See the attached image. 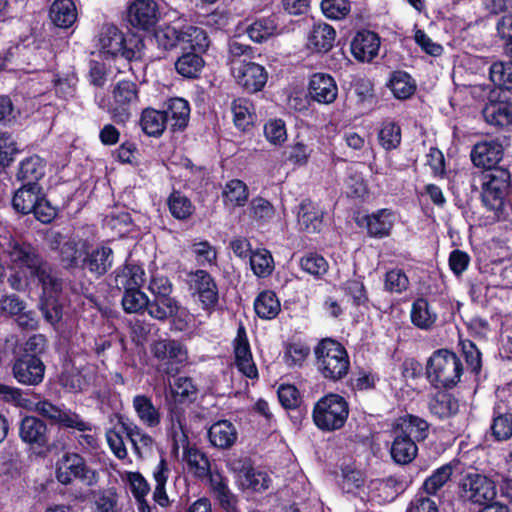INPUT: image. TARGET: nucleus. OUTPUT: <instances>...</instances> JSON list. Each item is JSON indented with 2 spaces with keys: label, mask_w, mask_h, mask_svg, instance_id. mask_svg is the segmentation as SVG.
I'll list each match as a JSON object with an SVG mask.
<instances>
[{
  "label": "nucleus",
  "mask_w": 512,
  "mask_h": 512,
  "mask_svg": "<svg viewBox=\"0 0 512 512\" xmlns=\"http://www.w3.org/2000/svg\"><path fill=\"white\" fill-rule=\"evenodd\" d=\"M298 225L300 230L308 233L319 232L323 225V211L316 204L304 200L298 211Z\"/></svg>",
  "instance_id": "b1692460"
},
{
  "label": "nucleus",
  "mask_w": 512,
  "mask_h": 512,
  "mask_svg": "<svg viewBox=\"0 0 512 512\" xmlns=\"http://www.w3.org/2000/svg\"><path fill=\"white\" fill-rule=\"evenodd\" d=\"M168 124L173 131L183 130L189 121L190 107L188 101L183 98H173L169 100L167 111Z\"/></svg>",
  "instance_id": "72a5a7b5"
},
{
  "label": "nucleus",
  "mask_w": 512,
  "mask_h": 512,
  "mask_svg": "<svg viewBox=\"0 0 512 512\" xmlns=\"http://www.w3.org/2000/svg\"><path fill=\"white\" fill-rule=\"evenodd\" d=\"M390 89L396 98L406 99L413 94L415 84L406 72L397 71L390 79Z\"/></svg>",
  "instance_id": "4d7b16f0"
},
{
  "label": "nucleus",
  "mask_w": 512,
  "mask_h": 512,
  "mask_svg": "<svg viewBox=\"0 0 512 512\" xmlns=\"http://www.w3.org/2000/svg\"><path fill=\"white\" fill-rule=\"evenodd\" d=\"M410 320L416 328L429 331L436 325L438 314L426 298L418 297L411 304Z\"/></svg>",
  "instance_id": "412c9836"
},
{
  "label": "nucleus",
  "mask_w": 512,
  "mask_h": 512,
  "mask_svg": "<svg viewBox=\"0 0 512 512\" xmlns=\"http://www.w3.org/2000/svg\"><path fill=\"white\" fill-rule=\"evenodd\" d=\"M123 290L122 306L127 313H139L147 309L149 298L140 288Z\"/></svg>",
  "instance_id": "6e6d98bb"
},
{
  "label": "nucleus",
  "mask_w": 512,
  "mask_h": 512,
  "mask_svg": "<svg viewBox=\"0 0 512 512\" xmlns=\"http://www.w3.org/2000/svg\"><path fill=\"white\" fill-rule=\"evenodd\" d=\"M229 467L235 474L238 487L242 490L262 492L270 486L271 479L268 474L254 469L247 461L235 460Z\"/></svg>",
  "instance_id": "f8f14e48"
},
{
  "label": "nucleus",
  "mask_w": 512,
  "mask_h": 512,
  "mask_svg": "<svg viewBox=\"0 0 512 512\" xmlns=\"http://www.w3.org/2000/svg\"><path fill=\"white\" fill-rule=\"evenodd\" d=\"M348 415V403L337 394H328L320 398L312 412L315 425L323 431H334L342 428Z\"/></svg>",
  "instance_id": "39448f33"
},
{
  "label": "nucleus",
  "mask_w": 512,
  "mask_h": 512,
  "mask_svg": "<svg viewBox=\"0 0 512 512\" xmlns=\"http://www.w3.org/2000/svg\"><path fill=\"white\" fill-rule=\"evenodd\" d=\"M129 24L139 30L148 31L160 20V10L154 0H135L128 8Z\"/></svg>",
  "instance_id": "2eb2a0df"
},
{
  "label": "nucleus",
  "mask_w": 512,
  "mask_h": 512,
  "mask_svg": "<svg viewBox=\"0 0 512 512\" xmlns=\"http://www.w3.org/2000/svg\"><path fill=\"white\" fill-rule=\"evenodd\" d=\"M311 98L320 104L333 103L338 95V87L334 78L326 73H315L309 82Z\"/></svg>",
  "instance_id": "aec40b11"
},
{
  "label": "nucleus",
  "mask_w": 512,
  "mask_h": 512,
  "mask_svg": "<svg viewBox=\"0 0 512 512\" xmlns=\"http://www.w3.org/2000/svg\"><path fill=\"white\" fill-rule=\"evenodd\" d=\"M264 134L268 142L273 145H281L287 140L285 122L281 119H270L264 125Z\"/></svg>",
  "instance_id": "774afa93"
},
{
  "label": "nucleus",
  "mask_w": 512,
  "mask_h": 512,
  "mask_svg": "<svg viewBox=\"0 0 512 512\" xmlns=\"http://www.w3.org/2000/svg\"><path fill=\"white\" fill-rule=\"evenodd\" d=\"M430 412L440 419L448 418L458 412V401L445 391H438L429 400Z\"/></svg>",
  "instance_id": "f704fd0d"
},
{
  "label": "nucleus",
  "mask_w": 512,
  "mask_h": 512,
  "mask_svg": "<svg viewBox=\"0 0 512 512\" xmlns=\"http://www.w3.org/2000/svg\"><path fill=\"white\" fill-rule=\"evenodd\" d=\"M50 19L60 28H68L77 19V10L72 0H55L50 7Z\"/></svg>",
  "instance_id": "2f4dec72"
},
{
  "label": "nucleus",
  "mask_w": 512,
  "mask_h": 512,
  "mask_svg": "<svg viewBox=\"0 0 512 512\" xmlns=\"http://www.w3.org/2000/svg\"><path fill=\"white\" fill-rule=\"evenodd\" d=\"M45 175V163L37 155H32L20 162L17 179L26 181L27 185L36 184Z\"/></svg>",
  "instance_id": "c9c22d12"
},
{
  "label": "nucleus",
  "mask_w": 512,
  "mask_h": 512,
  "mask_svg": "<svg viewBox=\"0 0 512 512\" xmlns=\"http://www.w3.org/2000/svg\"><path fill=\"white\" fill-rule=\"evenodd\" d=\"M233 121L237 128L242 131L250 129L255 120L256 114L252 102L245 98H238L232 103Z\"/></svg>",
  "instance_id": "4c0bfd02"
},
{
  "label": "nucleus",
  "mask_w": 512,
  "mask_h": 512,
  "mask_svg": "<svg viewBox=\"0 0 512 512\" xmlns=\"http://www.w3.org/2000/svg\"><path fill=\"white\" fill-rule=\"evenodd\" d=\"M89 248L90 245L87 240H69L65 242L60 249L61 260L66 266L75 267L78 264L79 258L85 254Z\"/></svg>",
  "instance_id": "09e8293b"
},
{
  "label": "nucleus",
  "mask_w": 512,
  "mask_h": 512,
  "mask_svg": "<svg viewBox=\"0 0 512 512\" xmlns=\"http://www.w3.org/2000/svg\"><path fill=\"white\" fill-rule=\"evenodd\" d=\"M99 41L101 51L105 54L121 55L128 60L141 57L142 40L135 36L125 40L123 33L115 26L104 27Z\"/></svg>",
  "instance_id": "6e6552de"
},
{
  "label": "nucleus",
  "mask_w": 512,
  "mask_h": 512,
  "mask_svg": "<svg viewBox=\"0 0 512 512\" xmlns=\"http://www.w3.org/2000/svg\"><path fill=\"white\" fill-rule=\"evenodd\" d=\"M104 226L115 232L116 235L123 236L130 232L133 222L127 211L117 209L105 217Z\"/></svg>",
  "instance_id": "864d4df0"
},
{
  "label": "nucleus",
  "mask_w": 512,
  "mask_h": 512,
  "mask_svg": "<svg viewBox=\"0 0 512 512\" xmlns=\"http://www.w3.org/2000/svg\"><path fill=\"white\" fill-rule=\"evenodd\" d=\"M250 266L257 277L264 278L273 272L274 260L268 250L257 249L250 255Z\"/></svg>",
  "instance_id": "603ef678"
},
{
  "label": "nucleus",
  "mask_w": 512,
  "mask_h": 512,
  "mask_svg": "<svg viewBox=\"0 0 512 512\" xmlns=\"http://www.w3.org/2000/svg\"><path fill=\"white\" fill-rule=\"evenodd\" d=\"M121 426L139 457H144L152 451L154 441L142 428L132 422L121 423Z\"/></svg>",
  "instance_id": "7c9ffc66"
},
{
  "label": "nucleus",
  "mask_w": 512,
  "mask_h": 512,
  "mask_svg": "<svg viewBox=\"0 0 512 512\" xmlns=\"http://www.w3.org/2000/svg\"><path fill=\"white\" fill-rule=\"evenodd\" d=\"M148 314L158 320H164L177 313V301L170 296L155 297L153 302L148 301Z\"/></svg>",
  "instance_id": "3c124183"
},
{
  "label": "nucleus",
  "mask_w": 512,
  "mask_h": 512,
  "mask_svg": "<svg viewBox=\"0 0 512 512\" xmlns=\"http://www.w3.org/2000/svg\"><path fill=\"white\" fill-rule=\"evenodd\" d=\"M121 478L128 485L135 499L145 498L150 491L148 482L139 472H125Z\"/></svg>",
  "instance_id": "0e129e2a"
},
{
  "label": "nucleus",
  "mask_w": 512,
  "mask_h": 512,
  "mask_svg": "<svg viewBox=\"0 0 512 512\" xmlns=\"http://www.w3.org/2000/svg\"><path fill=\"white\" fill-rule=\"evenodd\" d=\"M145 282V271L142 266L128 263L117 271L115 283L119 289L141 288Z\"/></svg>",
  "instance_id": "58836bf2"
},
{
  "label": "nucleus",
  "mask_w": 512,
  "mask_h": 512,
  "mask_svg": "<svg viewBox=\"0 0 512 512\" xmlns=\"http://www.w3.org/2000/svg\"><path fill=\"white\" fill-rule=\"evenodd\" d=\"M473 164L493 170L503 157V147L497 140H485L474 145L470 153Z\"/></svg>",
  "instance_id": "f3484780"
},
{
  "label": "nucleus",
  "mask_w": 512,
  "mask_h": 512,
  "mask_svg": "<svg viewBox=\"0 0 512 512\" xmlns=\"http://www.w3.org/2000/svg\"><path fill=\"white\" fill-rule=\"evenodd\" d=\"M235 364L238 370L248 378L258 377V370L254 363L249 341L243 326H240L234 340Z\"/></svg>",
  "instance_id": "a211bd4d"
},
{
  "label": "nucleus",
  "mask_w": 512,
  "mask_h": 512,
  "mask_svg": "<svg viewBox=\"0 0 512 512\" xmlns=\"http://www.w3.org/2000/svg\"><path fill=\"white\" fill-rule=\"evenodd\" d=\"M248 195L246 184L238 179L228 181L222 191L224 204L232 208L244 206Z\"/></svg>",
  "instance_id": "37998d69"
},
{
  "label": "nucleus",
  "mask_w": 512,
  "mask_h": 512,
  "mask_svg": "<svg viewBox=\"0 0 512 512\" xmlns=\"http://www.w3.org/2000/svg\"><path fill=\"white\" fill-rule=\"evenodd\" d=\"M167 431L173 439L175 449L185 446L187 443L186 418L181 408L177 406L170 408Z\"/></svg>",
  "instance_id": "473e14b6"
},
{
  "label": "nucleus",
  "mask_w": 512,
  "mask_h": 512,
  "mask_svg": "<svg viewBox=\"0 0 512 512\" xmlns=\"http://www.w3.org/2000/svg\"><path fill=\"white\" fill-rule=\"evenodd\" d=\"M303 271L315 277H320L328 271V263L324 257L316 253H309L300 259Z\"/></svg>",
  "instance_id": "69168bd1"
},
{
  "label": "nucleus",
  "mask_w": 512,
  "mask_h": 512,
  "mask_svg": "<svg viewBox=\"0 0 512 512\" xmlns=\"http://www.w3.org/2000/svg\"><path fill=\"white\" fill-rule=\"evenodd\" d=\"M402 435H408L416 441L424 440L428 435V423L419 417L408 415L401 419L399 424Z\"/></svg>",
  "instance_id": "de8ad7c7"
},
{
  "label": "nucleus",
  "mask_w": 512,
  "mask_h": 512,
  "mask_svg": "<svg viewBox=\"0 0 512 512\" xmlns=\"http://www.w3.org/2000/svg\"><path fill=\"white\" fill-rule=\"evenodd\" d=\"M497 495L495 482L486 475L471 472L459 481V497L464 502L484 505L494 500Z\"/></svg>",
  "instance_id": "0eeeda50"
},
{
  "label": "nucleus",
  "mask_w": 512,
  "mask_h": 512,
  "mask_svg": "<svg viewBox=\"0 0 512 512\" xmlns=\"http://www.w3.org/2000/svg\"><path fill=\"white\" fill-rule=\"evenodd\" d=\"M254 310L260 318L270 320L279 314L281 304L275 292L266 290L256 297Z\"/></svg>",
  "instance_id": "79ce46f5"
},
{
  "label": "nucleus",
  "mask_w": 512,
  "mask_h": 512,
  "mask_svg": "<svg viewBox=\"0 0 512 512\" xmlns=\"http://www.w3.org/2000/svg\"><path fill=\"white\" fill-rule=\"evenodd\" d=\"M380 44V37L375 32L362 30L352 39L350 50L356 60L371 62L378 55Z\"/></svg>",
  "instance_id": "dca6fc26"
},
{
  "label": "nucleus",
  "mask_w": 512,
  "mask_h": 512,
  "mask_svg": "<svg viewBox=\"0 0 512 512\" xmlns=\"http://www.w3.org/2000/svg\"><path fill=\"white\" fill-rule=\"evenodd\" d=\"M394 213L389 209H380L366 217V226L370 236L383 238L390 234L394 225Z\"/></svg>",
  "instance_id": "c85d7f7f"
},
{
  "label": "nucleus",
  "mask_w": 512,
  "mask_h": 512,
  "mask_svg": "<svg viewBox=\"0 0 512 512\" xmlns=\"http://www.w3.org/2000/svg\"><path fill=\"white\" fill-rule=\"evenodd\" d=\"M209 44V37L203 28L194 25H184L180 28V46L183 49L204 52Z\"/></svg>",
  "instance_id": "c756f323"
},
{
  "label": "nucleus",
  "mask_w": 512,
  "mask_h": 512,
  "mask_svg": "<svg viewBox=\"0 0 512 512\" xmlns=\"http://www.w3.org/2000/svg\"><path fill=\"white\" fill-rule=\"evenodd\" d=\"M153 356L158 359L164 366L167 374L178 372L179 366L188 359L187 350L176 340H159L152 347Z\"/></svg>",
  "instance_id": "ddd939ff"
},
{
  "label": "nucleus",
  "mask_w": 512,
  "mask_h": 512,
  "mask_svg": "<svg viewBox=\"0 0 512 512\" xmlns=\"http://www.w3.org/2000/svg\"><path fill=\"white\" fill-rule=\"evenodd\" d=\"M184 459L190 473L199 479L207 478L211 467L207 456L196 448H187L184 453Z\"/></svg>",
  "instance_id": "c03bdc74"
},
{
  "label": "nucleus",
  "mask_w": 512,
  "mask_h": 512,
  "mask_svg": "<svg viewBox=\"0 0 512 512\" xmlns=\"http://www.w3.org/2000/svg\"><path fill=\"white\" fill-rule=\"evenodd\" d=\"M139 90L135 82L130 80L118 81L111 91L107 111L117 123L126 122L138 109Z\"/></svg>",
  "instance_id": "423d86ee"
},
{
  "label": "nucleus",
  "mask_w": 512,
  "mask_h": 512,
  "mask_svg": "<svg viewBox=\"0 0 512 512\" xmlns=\"http://www.w3.org/2000/svg\"><path fill=\"white\" fill-rule=\"evenodd\" d=\"M378 139L384 149H395L401 142V129L393 122H385L378 133Z\"/></svg>",
  "instance_id": "680f3d73"
},
{
  "label": "nucleus",
  "mask_w": 512,
  "mask_h": 512,
  "mask_svg": "<svg viewBox=\"0 0 512 512\" xmlns=\"http://www.w3.org/2000/svg\"><path fill=\"white\" fill-rule=\"evenodd\" d=\"M35 411L45 418L68 428L78 431L91 430V424L80 418L79 415L64 407L56 406L44 400L35 404Z\"/></svg>",
  "instance_id": "4468645a"
},
{
  "label": "nucleus",
  "mask_w": 512,
  "mask_h": 512,
  "mask_svg": "<svg viewBox=\"0 0 512 512\" xmlns=\"http://www.w3.org/2000/svg\"><path fill=\"white\" fill-rule=\"evenodd\" d=\"M231 73L236 82L251 93L260 91L265 86L268 77L263 66L251 61L234 60Z\"/></svg>",
  "instance_id": "9b49d317"
},
{
  "label": "nucleus",
  "mask_w": 512,
  "mask_h": 512,
  "mask_svg": "<svg viewBox=\"0 0 512 512\" xmlns=\"http://www.w3.org/2000/svg\"><path fill=\"white\" fill-rule=\"evenodd\" d=\"M46 424L33 416L24 417L20 423L19 435L23 442L43 446L46 441Z\"/></svg>",
  "instance_id": "a878e982"
},
{
  "label": "nucleus",
  "mask_w": 512,
  "mask_h": 512,
  "mask_svg": "<svg viewBox=\"0 0 512 512\" xmlns=\"http://www.w3.org/2000/svg\"><path fill=\"white\" fill-rule=\"evenodd\" d=\"M489 77L496 86L512 90V61H496L491 64Z\"/></svg>",
  "instance_id": "8fccbe9b"
},
{
  "label": "nucleus",
  "mask_w": 512,
  "mask_h": 512,
  "mask_svg": "<svg viewBox=\"0 0 512 512\" xmlns=\"http://www.w3.org/2000/svg\"><path fill=\"white\" fill-rule=\"evenodd\" d=\"M97 512H117L118 494L113 488L98 491L94 496Z\"/></svg>",
  "instance_id": "338daca9"
},
{
  "label": "nucleus",
  "mask_w": 512,
  "mask_h": 512,
  "mask_svg": "<svg viewBox=\"0 0 512 512\" xmlns=\"http://www.w3.org/2000/svg\"><path fill=\"white\" fill-rule=\"evenodd\" d=\"M167 124V115L163 111L145 109L142 112L141 127L149 136H160Z\"/></svg>",
  "instance_id": "a18cd8bd"
},
{
  "label": "nucleus",
  "mask_w": 512,
  "mask_h": 512,
  "mask_svg": "<svg viewBox=\"0 0 512 512\" xmlns=\"http://www.w3.org/2000/svg\"><path fill=\"white\" fill-rule=\"evenodd\" d=\"M418 448L415 441L408 435L398 433L391 446V456L399 464L410 463L417 455Z\"/></svg>",
  "instance_id": "e433bc0d"
},
{
  "label": "nucleus",
  "mask_w": 512,
  "mask_h": 512,
  "mask_svg": "<svg viewBox=\"0 0 512 512\" xmlns=\"http://www.w3.org/2000/svg\"><path fill=\"white\" fill-rule=\"evenodd\" d=\"M13 373L18 382L25 385H37L44 378L45 366L39 358L25 356L15 362Z\"/></svg>",
  "instance_id": "6ab92c4d"
},
{
  "label": "nucleus",
  "mask_w": 512,
  "mask_h": 512,
  "mask_svg": "<svg viewBox=\"0 0 512 512\" xmlns=\"http://www.w3.org/2000/svg\"><path fill=\"white\" fill-rule=\"evenodd\" d=\"M169 474V465L164 458H161L153 470V479L155 481L153 499L161 507H167L170 504L165 488Z\"/></svg>",
  "instance_id": "a19ab883"
},
{
  "label": "nucleus",
  "mask_w": 512,
  "mask_h": 512,
  "mask_svg": "<svg viewBox=\"0 0 512 512\" xmlns=\"http://www.w3.org/2000/svg\"><path fill=\"white\" fill-rule=\"evenodd\" d=\"M133 409L139 421L148 428H155L161 422V413L146 395H136L132 400Z\"/></svg>",
  "instance_id": "bb28decb"
},
{
  "label": "nucleus",
  "mask_w": 512,
  "mask_h": 512,
  "mask_svg": "<svg viewBox=\"0 0 512 512\" xmlns=\"http://www.w3.org/2000/svg\"><path fill=\"white\" fill-rule=\"evenodd\" d=\"M482 115L485 122L493 127L505 128L512 126V103L506 101H492L487 103Z\"/></svg>",
  "instance_id": "4be33fe9"
},
{
  "label": "nucleus",
  "mask_w": 512,
  "mask_h": 512,
  "mask_svg": "<svg viewBox=\"0 0 512 512\" xmlns=\"http://www.w3.org/2000/svg\"><path fill=\"white\" fill-rule=\"evenodd\" d=\"M56 478L63 485L70 484L76 478L88 486L98 482L96 471L89 469L83 458L76 453H66L57 461Z\"/></svg>",
  "instance_id": "9d476101"
},
{
  "label": "nucleus",
  "mask_w": 512,
  "mask_h": 512,
  "mask_svg": "<svg viewBox=\"0 0 512 512\" xmlns=\"http://www.w3.org/2000/svg\"><path fill=\"white\" fill-rule=\"evenodd\" d=\"M203 66L204 60L196 53H186L175 63L176 71L186 78L197 77Z\"/></svg>",
  "instance_id": "5fc2aeb1"
},
{
  "label": "nucleus",
  "mask_w": 512,
  "mask_h": 512,
  "mask_svg": "<svg viewBox=\"0 0 512 512\" xmlns=\"http://www.w3.org/2000/svg\"><path fill=\"white\" fill-rule=\"evenodd\" d=\"M490 429L496 441H506L512 438V413L495 416Z\"/></svg>",
  "instance_id": "052dcab7"
},
{
  "label": "nucleus",
  "mask_w": 512,
  "mask_h": 512,
  "mask_svg": "<svg viewBox=\"0 0 512 512\" xmlns=\"http://www.w3.org/2000/svg\"><path fill=\"white\" fill-rule=\"evenodd\" d=\"M279 33L280 31L274 18L256 20L247 28L249 38L257 43H261Z\"/></svg>",
  "instance_id": "49530a36"
},
{
  "label": "nucleus",
  "mask_w": 512,
  "mask_h": 512,
  "mask_svg": "<svg viewBox=\"0 0 512 512\" xmlns=\"http://www.w3.org/2000/svg\"><path fill=\"white\" fill-rule=\"evenodd\" d=\"M171 214L177 219H186L193 213L194 207L191 201L179 192L171 194L168 200Z\"/></svg>",
  "instance_id": "e2e57ef3"
},
{
  "label": "nucleus",
  "mask_w": 512,
  "mask_h": 512,
  "mask_svg": "<svg viewBox=\"0 0 512 512\" xmlns=\"http://www.w3.org/2000/svg\"><path fill=\"white\" fill-rule=\"evenodd\" d=\"M318 372L328 380L338 381L345 377L350 368V360L345 347L333 340L323 339L314 350Z\"/></svg>",
  "instance_id": "f03ea898"
},
{
  "label": "nucleus",
  "mask_w": 512,
  "mask_h": 512,
  "mask_svg": "<svg viewBox=\"0 0 512 512\" xmlns=\"http://www.w3.org/2000/svg\"><path fill=\"white\" fill-rule=\"evenodd\" d=\"M191 252L199 266L210 267L216 265L217 250L208 241L193 243L191 246Z\"/></svg>",
  "instance_id": "bf43d9fd"
},
{
  "label": "nucleus",
  "mask_w": 512,
  "mask_h": 512,
  "mask_svg": "<svg viewBox=\"0 0 512 512\" xmlns=\"http://www.w3.org/2000/svg\"><path fill=\"white\" fill-rule=\"evenodd\" d=\"M237 430L228 420H219L211 425L208 437L211 444L221 449L230 448L237 440Z\"/></svg>",
  "instance_id": "393cba45"
},
{
  "label": "nucleus",
  "mask_w": 512,
  "mask_h": 512,
  "mask_svg": "<svg viewBox=\"0 0 512 512\" xmlns=\"http://www.w3.org/2000/svg\"><path fill=\"white\" fill-rule=\"evenodd\" d=\"M83 264L91 273L104 275L112 266L113 251L110 247L100 246L85 253Z\"/></svg>",
  "instance_id": "cd10ccee"
},
{
  "label": "nucleus",
  "mask_w": 512,
  "mask_h": 512,
  "mask_svg": "<svg viewBox=\"0 0 512 512\" xmlns=\"http://www.w3.org/2000/svg\"><path fill=\"white\" fill-rule=\"evenodd\" d=\"M454 471V466L451 463H447L437 468L431 476H429L424 484L423 488L428 494H435L441 489L451 478Z\"/></svg>",
  "instance_id": "13d9d810"
},
{
  "label": "nucleus",
  "mask_w": 512,
  "mask_h": 512,
  "mask_svg": "<svg viewBox=\"0 0 512 512\" xmlns=\"http://www.w3.org/2000/svg\"><path fill=\"white\" fill-rule=\"evenodd\" d=\"M40 194L41 189L37 184L24 185L15 192L12 198V206L16 211L28 214L35 208Z\"/></svg>",
  "instance_id": "ea45409f"
},
{
  "label": "nucleus",
  "mask_w": 512,
  "mask_h": 512,
  "mask_svg": "<svg viewBox=\"0 0 512 512\" xmlns=\"http://www.w3.org/2000/svg\"><path fill=\"white\" fill-rule=\"evenodd\" d=\"M336 38L334 28L326 23L314 24L308 34L307 46L315 52H328L332 49Z\"/></svg>",
  "instance_id": "5701e85b"
},
{
  "label": "nucleus",
  "mask_w": 512,
  "mask_h": 512,
  "mask_svg": "<svg viewBox=\"0 0 512 512\" xmlns=\"http://www.w3.org/2000/svg\"><path fill=\"white\" fill-rule=\"evenodd\" d=\"M3 252L16 267L26 268L31 275L36 276L42 284L44 293L50 298L61 290V281L53 274L51 268L42 262L32 246L10 239L3 245Z\"/></svg>",
  "instance_id": "f257e3e1"
},
{
  "label": "nucleus",
  "mask_w": 512,
  "mask_h": 512,
  "mask_svg": "<svg viewBox=\"0 0 512 512\" xmlns=\"http://www.w3.org/2000/svg\"><path fill=\"white\" fill-rule=\"evenodd\" d=\"M483 205L500 217L510 188V173L506 169H493L481 175Z\"/></svg>",
  "instance_id": "20e7f679"
},
{
  "label": "nucleus",
  "mask_w": 512,
  "mask_h": 512,
  "mask_svg": "<svg viewBox=\"0 0 512 512\" xmlns=\"http://www.w3.org/2000/svg\"><path fill=\"white\" fill-rule=\"evenodd\" d=\"M188 290L203 310L212 311L219 300L218 286L205 270L198 269L187 274Z\"/></svg>",
  "instance_id": "1a4fd4ad"
},
{
  "label": "nucleus",
  "mask_w": 512,
  "mask_h": 512,
  "mask_svg": "<svg viewBox=\"0 0 512 512\" xmlns=\"http://www.w3.org/2000/svg\"><path fill=\"white\" fill-rule=\"evenodd\" d=\"M426 373L428 379L434 385L452 388L461 379L463 364L454 352L440 349L435 351L429 358Z\"/></svg>",
  "instance_id": "7ed1b4c3"
}]
</instances>
